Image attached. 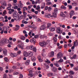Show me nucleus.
I'll return each instance as SVG.
<instances>
[{
    "label": "nucleus",
    "instance_id": "nucleus-48",
    "mask_svg": "<svg viewBox=\"0 0 78 78\" xmlns=\"http://www.w3.org/2000/svg\"><path fill=\"white\" fill-rule=\"evenodd\" d=\"M46 5H51V2H47Z\"/></svg>",
    "mask_w": 78,
    "mask_h": 78
},
{
    "label": "nucleus",
    "instance_id": "nucleus-29",
    "mask_svg": "<svg viewBox=\"0 0 78 78\" xmlns=\"http://www.w3.org/2000/svg\"><path fill=\"white\" fill-rule=\"evenodd\" d=\"M78 45V42H74V44L73 45L74 46H75V47H77Z\"/></svg>",
    "mask_w": 78,
    "mask_h": 78
},
{
    "label": "nucleus",
    "instance_id": "nucleus-11",
    "mask_svg": "<svg viewBox=\"0 0 78 78\" xmlns=\"http://www.w3.org/2000/svg\"><path fill=\"white\" fill-rule=\"evenodd\" d=\"M33 52H31V51H29L28 52V56L29 57H31L32 56H33Z\"/></svg>",
    "mask_w": 78,
    "mask_h": 78
},
{
    "label": "nucleus",
    "instance_id": "nucleus-52",
    "mask_svg": "<svg viewBox=\"0 0 78 78\" xmlns=\"http://www.w3.org/2000/svg\"><path fill=\"white\" fill-rule=\"evenodd\" d=\"M34 38L35 39H37V38H39V35H37L34 36Z\"/></svg>",
    "mask_w": 78,
    "mask_h": 78
},
{
    "label": "nucleus",
    "instance_id": "nucleus-55",
    "mask_svg": "<svg viewBox=\"0 0 78 78\" xmlns=\"http://www.w3.org/2000/svg\"><path fill=\"white\" fill-rule=\"evenodd\" d=\"M72 5H73V6H76V2L72 3Z\"/></svg>",
    "mask_w": 78,
    "mask_h": 78
},
{
    "label": "nucleus",
    "instance_id": "nucleus-64",
    "mask_svg": "<svg viewBox=\"0 0 78 78\" xmlns=\"http://www.w3.org/2000/svg\"><path fill=\"white\" fill-rule=\"evenodd\" d=\"M75 9L76 11H78V8L77 7H75Z\"/></svg>",
    "mask_w": 78,
    "mask_h": 78
},
{
    "label": "nucleus",
    "instance_id": "nucleus-34",
    "mask_svg": "<svg viewBox=\"0 0 78 78\" xmlns=\"http://www.w3.org/2000/svg\"><path fill=\"white\" fill-rule=\"evenodd\" d=\"M22 23H25V24H27L28 22L25 21L24 20H23L22 21Z\"/></svg>",
    "mask_w": 78,
    "mask_h": 78
},
{
    "label": "nucleus",
    "instance_id": "nucleus-39",
    "mask_svg": "<svg viewBox=\"0 0 78 78\" xmlns=\"http://www.w3.org/2000/svg\"><path fill=\"white\" fill-rule=\"evenodd\" d=\"M46 60H45V62H47V63H48L49 64V63H50V61L48 60V59H46Z\"/></svg>",
    "mask_w": 78,
    "mask_h": 78
},
{
    "label": "nucleus",
    "instance_id": "nucleus-32",
    "mask_svg": "<svg viewBox=\"0 0 78 78\" xmlns=\"http://www.w3.org/2000/svg\"><path fill=\"white\" fill-rule=\"evenodd\" d=\"M54 12L55 13H57L58 12V9L57 8H55L54 9Z\"/></svg>",
    "mask_w": 78,
    "mask_h": 78
},
{
    "label": "nucleus",
    "instance_id": "nucleus-33",
    "mask_svg": "<svg viewBox=\"0 0 78 78\" xmlns=\"http://www.w3.org/2000/svg\"><path fill=\"white\" fill-rule=\"evenodd\" d=\"M69 73L70 75H74L75 73H74V72L73 71H70L69 72Z\"/></svg>",
    "mask_w": 78,
    "mask_h": 78
},
{
    "label": "nucleus",
    "instance_id": "nucleus-8",
    "mask_svg": "<svg viewBox=\"0 0 78 78\" xmlns=\"http://www.w3.org/2000/svg\"><path fill=\"white\" fill-rule=\"evenodd\" d=\"M30 42H31V43H33L35 44L36 43V39H35L34 38H32L30 40Z\"/></svg>",
    "mask_w": 78,
    "mask_h": 78
},
{
    "label": "nucleus",
    "instance_id": "nucleus-28",
    "mask_svg": "<svg viewBox=\"0 0 78 78\" xmlns=\"http://www.w3.org/2000/svg\"><path fill=\"white\" fill-rule=\"evenodd\" d=\"M47 28H50V27H51V23H48L47 24Z\"/></svg>",
    "mask_w": 78,
    "mask_h": 78
},
{
    "label": "nucleus",
    "instance_id": "nucleus-27",
    "mask_svg": "<svg viewBox=\"0 0 78 78\" xmlns=\"http://www.w3.org/2000/svg\"><path fill=\"white\" fill-rule=\"evenodd\" d=\"M31 59L32 61H34L36 59V58L34 56H33L31 57Z\"/></svg>",
    "mask_w": 78,
    "mask_h": 78
},
{
    "label": "nucleus",
    "instance_id": "nucleus-1",
    "mask_svg": "<svg viewBox=\"0 0 78 78\" xmlns=\"http://www.w3.org/2000/svg\"><path fill=\"white\" fill-rule=\"evenodd\" d=\"M63 55L61 52H58L57 55V58L58 59H61L62 58Z\"/></svg>",
    "mask_w": 78,
    "mask_h": 78
},
{
    "label": "nucleus",
    "instance_id": "nucleus-9",
    "mask_svg": "<svg viewBox=\"0 0 78 78\" xmlns=\"http://www.w3.org/2000/svg\"><path fill=\"white\" fill-rule=\"evenodd\" d=\"M46 28V27L44 25H43L41 26L40 27V29L41 30H45Z\"/></svg>",
    "mask_w": 78,
    "mask_h": 78
},
{
    "label": "nucleus",
    "instance_id": "nucleus-10",
    "mask_svg": "<svg viewBox=\"0 0 78 78\" xmlns=\"http://www.w3.org/2000/svg\"><path fill=\"white\" fill-rule=\"evenodd\" d=\"M3 53L4 55H7V50L6 49H3Z\"/></svg>",
    "mask_w": 78,
    "mask_h": 78
},
{
    "label": "nucleus",
    "instance_id": "nucleus-36",
    "mask_svg": "<svg viewBox=\"0 0 78 78\" xmlns=\"http://www.w3.org/2000/svg\"><path fill=\"white\" fill-rule=\"evenodd\" d=\"M3 14L4 15H6L7 14V11L6 10H4L3 12Z\"/></svg>",
    "mask_w": 78,
    "mask_h": 78
},
{
    "label": "nucleus",
    "instance_id": "nucleus-19",
    "mask_svg": "<svg viewBox=\"0 0 78 78\" xmlns=\"http://www.w3.org/2000/svg\"><path fill=\"white\" fill-rule=\"evenodd\" d=\"M40 8H41L40 7L39 5H38L37 6L36 9L39 11V12H40L41 11V10H40Z\"/></svg>",
    "mask_w": 78,
    "mask_h": 78
},
{
    "label": "nucleus",
    "instance_id": "nucleus-25",
    "mask_svg": "<svg viewBox=\"0 0 78 78\" xmlns=\"http://www.w3.org/2000/svg\"><path fill=\"white\" fill-rule=\"evenodd\" d=\"M76 55H74L72 57L70 58V59H76Z\"/></svg>",
    "mask_w": 78,
    "mask_h": 78
},
{
    "label": "nucleus",
    "instance_id": "nucleus-63",
    "mask_svg": "<svg viewBox=\"0 0 78 78\" xmlns=\"http://www.w3.org/2000/svg\"><path fill=\"white\" fill-rule=\"evenodd\" d=\"M3 78H6V74H5L4 75V77Z\"/></svg>",
    "mask_w": 78,
    "mask_h": 78
},
{
    "label": "nucleus",
    "instance_id": "nucleus-2",
    "mask_svg": "<svg viewBox=\"0 0 78 78\" xmlns=\"http://www.w3.org/2000/svg\"><path fill=\"white\" fill-rule=\"evenodd\" d=\"M46 43L45 42H40L39 43V45H40V46H41L42 47H45V45H46Z\"/></svg>",
    "mask_w": 78,
    "mask_h": 78
},
{
    "label": "nucleus",
    "instance_id": "nucleus-42",
    "mask_svg": "<svg viewBox=\"0 0 78 78\" xmlns=\"http://www.w3.org/2000/svg\"><path fill=\"white\" fill-rule=\"evenodd\" d=\"M23 7V4L21 3V1H20V8H22Z\"/></svg>",
    "mask_w": 78,
    "mask_h": 78
},
{
    "label": "nucleus",
    "instance_id": "nucleus-57",
    "mask_svg": "<svg viewBox=\"0 0 78 78\" xmlns=\"http://www.w3.org/2000/svg\"><path fill=\"white\" fill-rule=\"evenodd\" d=\"M19 73L17 72H15L13 73V75H18Z\"/></svg>",
    "mask_w": 78,
    "mask_h": 78
},
{
    "label": "nucleus",
    "instance_id": "nucleus-13",
    "mask_svg": "<svg viewBox=\"0 0 78 78\" xmlns=\"http://www.w3.org/2000/svg\"><path fill=\"white\" fill-rule=\"evenodd\" d=\"M10 55L12 57H16V56H17V54L16 53H10Z\"/></svg>",
    "mask_w": 78,
    "mask_h": 78
},
{
    "label": "nucleus",
    "instance_id": "nucleus-49",
    "mask_svg": "<svg viewBox=\"0 0 78 78\" xmlns=\"http://www.w3.org/2000/svg\"><path fill=\"white\" fill-rule=\"evenodd\" d=\"M74 70L75 71H77L78 70V66L74 68Z\"/></svg>",
    "mask_w": 78,
    "mask_h": 78
},
{
    "label": "nucleus",
    "instance_id": "nucleus-5",
    "mask_svg": "<svg viewBox=\"0 0 78 78\" xmlns=\"http://www.w3.org/2000/svg\"><path fill=\"white\" fill-rule=\"evenodd\" d=\"M9 27L8 26L7 27L5 28V30L4 32V33L5 34H7L8 33V31L9 30Z\"/></svg>",
    "mask_w": 78,
    "mask_h": 78
},
{
    "label": "nucleus",
    "instance_id": "nucleus-18",
    "mask_svg": "<svg viewBox=\"0 0 78 78\" xmlns=\"http://www.w3.org/2000/svg\"><path fill=\"white\" fill-rule=\"evenodd\" d=\"M23 55L25 57H27L28 56V52H25L23 53Z\"/></svg>",
    "mask_w": 78,
    "mask_h": 78
},
{
    "label": "nucleus",
    "instance_id": "nucleus-22",
    "mask_svg": "<svg viewBox=\"0 0 78 78\" xmlns=\"http://www.w3.org/2000/svg\"><path fill=\"white\" fill-rule=\"evenodd\" d=\"M46 37H47V36L45 35H41L40 36V39H43V38H46Z\"/></svg>",
    "mask_w": 78,
    "mask_h": 78
},
{
    "label": "nucleus",
    "instance_id": "nucleus-16",
    "mask_svg": "<svg viewBox=\"0 0 78 78\" xmlns=\"http://www.w3.org/2000/svg\"><path fill=\"white\" fill-rule=\"evenodd\" d=\"M29 74H28V76H30V77H32L33 76V74H32V73H33V71L32 70H30L29 72Z\"/></svg>",
    "mask_w": 78,
    "mask_h": 78
},
{
    "label": "nucleus",
    "instance_id": "nucleus-59",
    "mask_svg": "<svg viewBox=\"0 0 78 78\" xmlns=\"http://www.w3.org/2000/svg\"><path fill=\"white\" fill-rule=\"evenodd\" d=\"M23 75L22 74H20V78H23Z\"/></svg>",
    "mask_w": 78,
    "mask_h": 78
},
{
    "label": "nucleus",
    "instance_id": "nucleus-40",
    "mask_svg": "<svg viewBox=\"0 0 78 78\" xmlns=\"http://www.w3.org/2000/svg\"><path fill=\"white\" fill-rule=\"evenodd\" d=\"M64 60L62 59H60V60H59L58 61V62H62Z\"/></svg>",
    "mask_w": 78,
    "mask_h": 78
},
{
    "label": "nucleus",
    "instance_id": "nucleus-60",
    "mask_svg": "<svg viewBox=\"0 0 78 78\" xmlns=\"http://www.w3.org/2000/svg\"><path fill=\"white\" fill-rule=\"evenodd\" d=\"M8 6H9V7H10V8L11 7V6H12V5L10 3H9L8 5Z\"/></svg>",
    "mask_w": 78,
    "mask_h": 78
},
{
    "label": "nucleus",
    "instance_id": "nucleus-3",
    "mask_svg": "<svg viewBox=\"0 0 78 78\" xmlns=\"http://www.w3.org/2000/svg\"><path fill=\"white\" fill-rule=\"evenodd\" d=\"M56 31L58 34H61L62 33V31L61 30V28L60 27H58Z\"/></svg>",
    "mask_w": 78,
    "mask_h": 78
},
{
    "label": "nucleus",
    "instance_id": "nucleus-44",
    "mask_svg": "<svg viewBox=\"0 0 78 78\" xmlns=\"http://www.w3.org/2000/svg\"><path fill=\"white\" fill-rule=\"evenodd\" d=\"M23 11H27V10L28 9V8L27 7H23Z\"/></svg>",
    "mask_w": 78,
    "mask_h": 78
},
{
    "label": "nucleus",
    "instance_id": "nucleus-21",
    "mask_svg": "<svg viewBox=\"0 0 78 78\" xmlns=\"http://www.w3.org/2000/svg\"><path fill=\"white\" fill-rule=\"evenodd\" d=\"M14 17H16V16H18L19 15H18V13L16 11H14V13L13 14Z\"/></svg>",
    "mask_w": 78,
    "mask_h": 78
},
{
    "label": "nucleus",
    "instance_id": "nucleus-35",
    "mask_svg": "<svg viewBox=\"0 0 78 78\" xmlns=\"http://www.w3.org/2000/svg\"><path fill=\"white\" fill-rule=\"evenodd\" d=\"M34 47V46H33L30 45L29 47V48L30 50H33V49Z\"/></svg>",
    "mask_w": 78,
    "mask_h": 78
},
{
    "label": "nucleus",
    "instance_id": "nucleus-45",
    "mask_svg": "<svg viewBox=\"0 0 78 78\" xmlns=\"http://www.w3.org/2000/svg\"><path fill=\"white\" fill-rule=\"evenodd\" d=\"M33 51L34 52H36V48L35 47H34L33 49Z\"/></svg>",
    "mask_w": 78,
    "mask_h": 78
},
{
    "label": "nucleus",
    "instance_id": "nucleus-31",
    "mask_svg": "<svg viewBox=\"0 0 78 78\" xmlns=\"http://www.w3.org/2000/svg\"><path fill=\"white\" fill-rule=\"evenodd\" d=\"M23 47H24L23 44H21L20 46V48H21V49H23Z\"/></svg>",
    "mask_w": 78,
    "mask_h": 78
},
{
    "label": "nucleus",
    "instance_id": "nucleus-30",
    "mask_svg": "<svg viewBox=\"0 0 78 78\" xmlns=\"http://www.w3.org/2000/svg\"><path fill=\"white\" fill-rule=\"evenodd\" d=\"M49 29L51 31H54L55 30V28L53 27L50 28Z\"/></svg>",
    "mask_w": 78,
    "mask_h": 78
},
{
    "label": "nucleus",
    "instance_id": "nucleus-14",
    "mask_svg": "<svg viewBox=\"0 0 78 78\" xmlns=\"http://www.w3.org/2000/svg\"><path fill=\"white\" fill-rule=\"evenodd\" d=\"M30 60H28L25 62V64L26 66H28L30 64Z\"/></svg>",
    "mask_w": 78,
    "mask_h": 78
},
{
    "label": "nucleus",
    "instance_id": "nucleus-12",
    "mask_svg": "<svg viewBox=\"0 0 78 78\" xmlns=\"http://www.w3.org/2000/svg\"><path fill=\"white\" fill-rule=\"evenodd\" d=\"M45 3L44 2L42 3L41 7V9H44L45 8Z\"/></svg>",
    "mask_w": 78,
    "mask_h": 78
},
{
    "label": "nucleus",
    "instance_id": "nucleus-20",
    "mask_svg": "<svg viewBox=\"0 0 78 78\" xmlns=\"http://www.w3.org/2000/svg\"><path fill=\"white\" fill-rule=\"evenodd\" d=\"M56 13H53V15L51 17H54V18H56L57 17Z\"/></svg>",
    "mask_w": 78,
    "mask_h": 78
},
{
    "label": "nucleus",
    "instance_id": "nucleus-7",
    "mask_svg": "<svg viewBox=\"0 0 78 78\" xmlns=\"http://www.w3.org/2000/svg\"><path fill=\"white\" fill-rule=\"evenodd\" d=\"M1 4L2 6H7V5L6 4V1H3L1 2Z\"/></svg>",
    "mask_w": 78,
    "mask_h": 78
},
{
    "label": "nucleus",
    "instance_id": "nucleus-58",
    "mask_svg": "<svg viewBox=\"0 0 78 78\" xmlns=\"http://www.w3.org/2000/svg\"><path fill=\"white\" fill-rule=\"evenodd\" d=\"M51 7H49L48 9V11H51Z\"/></svg>",
    "mask_w": 78,
    "mask_h": 78
},
{
    "label": "nucleus",
    "instance_id": "nucleus-46",
    "mask_svg": "<svg viewBox=\"0 0 78 78\" xmlns=\"http://www.w3.org/2000/svg\"><path fill=\"white\" fill-rule=\"evenodd\" d=\"M53 40L54 42H56L57 41V38L56 37H54Z\"/></svg>",
    "mask_w": 78,
    "mask_h": 78
},
{
    "label": "nucleus",
    "instance_id": "nucleus-47",
    "mask_svg": "<svg viewBox=\"0 0 78 78\" xmlns=\"http://www.w3.org/2000/svg\"><path fill=\"white\" fill-rule=\"evenodd\" d=\"M36 3L40 4L41 3V2H40V0H36Z\"/></svg>",
    "mask_w": 78,
    "mask_h": 78
},
{
    "label": "nucleus",
    "instance_id": "nucleus-51",
    "mask_svg": "<svg viewBox=\"0 0 78 78\" xmlns=\"http://www.w3.org/2000/svg\"><path fill=\"white\" fill-rule=\"evenodd\" d=\"M5 44H8V43L9 42V40H8L5 39Z\"/></svg>",
    "mask_w": 78,
    "mask_h": 78
},
{
    "label": "nucleus",
    "instance_id": "nucleus-24",
    "mask_svg": "<svg viewBox=\"0 0 78 78\" xmlns=\"http://www.w3.org/2000/svg\"><path fill=\"white\" fill-rule=\"evenodd\" d=\"M57 70V68L55 67H54L52 69V71L54 72H56Z\"/></svg>",
    "mask_w": 78,
    "mask_h": 78
},
{
    "label": "nucleus",
    "instance_id": "nucleus-53",
    "mask_svg": "<svg viewBox=\"0 0 78 78\" xmlns=\"http://www.w3.org/2000/svg\"><path fill=\"white\" fill-rule=\"evenodd\" d=\"M4 60L5 61H6V62H8L9 60L8 59V58L5 57L4 58Z\"/></svg>",
    "mask_w": 78,
    "mask_h": 78
},
{
    "label": "nucleus",
    "instance_id": "nucleus-41",
    "mask_svg": "<svg viewBox=\"0 0 78 78\" xmlns=\"http://www.w3.org/2000/svg\"><path fill=\"white\" fill-rule=\"evenodd\" d=\"M48 76H51L53 75L52 73H50L48 74Z\"/></svg>",
    "mask_w": 78,
    "mask_h": 78
},
{
    "label": "nucleus",
    "instance_id": "nucleus-38",
    "mask_svg": "<svg viewBox=\"0 0 78 78\" xmlns=\"http://www.w3.org/2000/svg\"><path fill=\"white\" fill-rule=\"evenodd\" d=\"M61 8L63 9H66V7H65V6H64V5H63L61 6Z\"/></svg>",
    "mask_w": 78,
    "mask_h": 78
},
{
    "label": "nucleus",
    "instance_id": "nucleus-17",
    "mask_svg": "<svg viewBox=\"0 0 78 78\" xmlns=\"http://www.w3.org/2000/svg\"><path fill=\"white\" fill-rule=\"evenodd\" d=\"M0 43L2 45L5 44V39H2Z\"/></svg>",
    "mask_w": 78,
    "mask_h": 78
},
{
    "label": "nucleus",
    "instance_id": "nucleus-15",
    "mask_svg": "<svg viewBox=\"0 0 78 78\" xmlns=\"http://www.w3.org/2000/svg\"><path fill=\"white\" fill-rule=\"evenodd\" d=\"M20 38L21 40L22 41H25V37L24 36L21 35Z\"/></svg>",
    "mask_w": 78,
    "mask_h": 78
},
{
    "label": "nucleus",
    "instance_id": "nucleus-37",
    "mask_svg": "<svg viewBox=\"0 0 78 78\" xmlns=\"http://www.w3.org/2000/svg\"><path fill=\"white\" fill-rule=\"evenodd\" d=\"M23 13L24 16H27V13L26 12H25V10L23 11Z\"/></svg>",
    "mask_w": 78,
    "mask_h": 78
},
{
    "label": "nucleus",
    "instance_id": "nucleus-26",
    "mask_svg": "<svg viewBox=\"0 0 78 78\" xmlns=\"http://www.w3.org/2000/svg\"><path fill=\"white\" fill-rule=\"evenodd\" d=\"M60 16L62 17H66V15L64 13H63V12H62L61 13Z\"/></svg>",
    "mask_w": 78,
    "mask_h": 78
},
{
    "label": "nucleus",
    "instance_id": "nucleus-23",
    "mask_svg": "<svg viewBox=\"0 0 78 78\" xmlns=\"http://www.w3.org/2000/svg\"><path fill=\"white\" fill-rule=\"evenodd\" d=\"M14 18L15 20H18L19 19V16H14Z\"/></svg>",
    "mask_w": 78,
    "mask_h": 78
},
{
    "label": "nucleus",
    "instance_id": "nucleus-50",
    "mask_svg": "<svg viewBox=\"0 0 78 78\" xmlns=\"http://www.w3.org/2000/svg\"><path fill=\"white\" fill-rule=\"evenodd\" d=\"M67 6L69 7V9H72V6L71 5H68Z\"/></svg>",
    "mask_w": 78,
    "mask_h": 78
},
{
    "label": "nucleus",
    "instance_id": "nucleus-4",
    "mask_svg": "<svg viewBox=\"0 0 78 78\" xmlns=\"http://www.w3.org/2000/svg\"><path fill=\"white\" fill-rule=\"evenodd\" d=\"M74 14H75V12H74V11L73 10H72L71 11V12L70 13V16L69 17L70 19H71V18H72V16L74 15Z\"/></svg>",
    "mask_w": 78,
    "mask_h": 78
},
{
    "label": "nucleus",
    "instance_id": "nucleus-6",
    "mask_svg": "<svg viewBox=\"0 0 78 78\" xmlns=\"http://www.w3.org/2000/svg\"><path fill=\"white\" fill-rule=\"evenodd\" d=\"M28 27L29 28H33L34 30H36V27H35L34 26L29 25L28 26Z\"/></svg>",
    "mask_w": 78,
    "mask_h": 78
},
{
    "label": "nucleus",
    "instance_id": "nucleus-62",
    "mask_svg": "<svg viewBox=\"0 0 78 78\" xmlns=\"http://www.w3.org/2000/svg\"><path fill=\"white\" fill-rule=\"evenodd\" d=\"M29 41H30L29 40V39H26V42H27V43L29 42Z\"/></svg>",
    "mask_w": 78,
    "mask_h": 78
},
{
    "label": "nucleus",
    "instance_id": "nucleus-43",
    "mask_svg": "<svg viewBox=\"0 0 78 78\" xmlns=\"http://www.w3.org/2000/svg\"><path fill=\"white\" fill-rule=\"evenodd\" d=\"M52 16H51L50 14H48V15H47V17H48L49 18L50 17H51Z\"/></svg>",
    "mask_w": 78,
    "mask_h": 78
},
{
    "label": "nucleus",
    "instance_id": "nucleus-61",
    "mask_svg": "<svg viewBox=\"0 0 78 78\" xmlns=\"http://www.w3.org/2000/svg\"><path fill=\"white\" fill-rule=\"evenodd\" d=\"M15 9H17L18 8V6H16L14 7Z\"/></svg>",
    "mask_w": 78,
    "mask_h": 78
},
{
    "label": "nucleus",
    "instance_id": "nucleus-56",
    "mask_svg": "<svg viewBox=\"0 0 78 78\" xmlns=\"http://www.w3.org/2000/svg\"><path fill=\"white\" fill-rule=\"evenodd\" d=\"M23 34H27V31L25 30H24L23 31Z\"/></svg>",
    "mask_w": 78,
    "mask_h": 78
},
{
    "label": "nucleus",
    "instance_id": "nucleus-54",
    "mask_svg": "<svg viewBox=\"0 0 78 78\" xmlns=\"http://www.w3.org/2000/svg\"><path fill=\"white\" fill-rule=\"evenodd\" d=\"M37 20L38 22H42L41 20L39 18L37 19Z\"/></svg>",
    "mask_w": 78,
    "mask_h": 78
}]
</instances>
